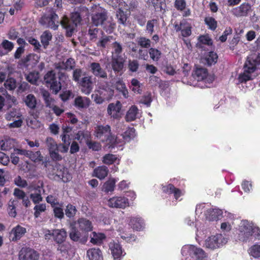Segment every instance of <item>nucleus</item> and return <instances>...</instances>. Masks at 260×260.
<instances>
[{
  "label": "nucleus",
  "instance_id": "nucleus-11",
  "mask_svg": "<svg viewBox=\"0 0 260 260\" xmlns=\"http://www.w3.org/2000/svg\"><path fill=\"white\" fill-rule=\"evenodd\" d=\"M39 253L30 247H23L19 253V260H38Z\"/></svg>",
  "mask_w": 260,
  "mask_h": 260
},
{
  "label": "nucleus",
  "instance_id": "nucleus-46",
  "mask_svg": "<svg viewBox=\"0 0 260 260\" xmlns=\"http://www.w3.org/2000/svg\"><path fill=\"white\" fill-rule=\"evenodd\" d=\"M77 212L76 207L71 204H68L65 209V214L67 217L73 218Z\"/></svg>",
  "mask_w": 260,
  "mask_h": 260
},
{
  "label": "nucleus",
  "instance_id": "nucleus-3",
  "mask_svg": "<svg viewBox=\"0 0 260 260\" xmlns=\"http://www.w3.org/2000/svg\"><path fill=\"white\" fill-rule=\"evenodd\" d=\"M257 64L253 58H247L243 67V73H241L238 76L239 82L241 83L252 80L251 74L257 69Z\"/></svg>",
  "mask_w": 260,
  "mask_h": 260
},
{
  "label": "nucleus",
  "instance_id": "nucleus-20",
  "mask_svg": "<svg viewBox=\"0 0 260 260\" xmlns=\"http://www.w3.org/2000/svg\"><path fill=\"white\" fill-rule=\"evenodd\" d=\"M26 232V229L20 225L13 228L9 234V239L11 241H17L20 240Z\"/></svg>",
  "mask_w": 260,
  "mask_h": 260
},
{
  "label": "nucleus",
  "instance_id": "nucleus-44",
  "mask_svg": "<svg viewBox=\"0 0 260 260\" xmlns=\"http://www.w3.org/2000/svg\"><path fill=\"white\" fill-rule=\"evenodd\" d=\"M109 4L114 8L128 10V6L123 0H109Z\"/></svg>",
  "mask_w": 260,
  "mask_h": 260
},
{
  "label": "nucleus",
  "instance_id": "nucleus-40",
  "mask_svg": "<svg viewBox=\"0 0 260 260\" xmlns=\"http://www.w3.org/2000/svg\"><path fill=\"white\" fill-rule=\"evenodd\" d=\"M210 220L214 221L219 219L222 214V211L219 209H209L207 211Z\"/></svg>",
  "mask_w": 260,
  "mask_h": 260
},
{
  "label": "nucleus",
  "instance_id": "nucleus-26",
  "mask_svg": "<svg viewBox=\"0 0 260 260\" xmlns=\"http://www.w3.org/2000/svg\"><path fill=\"white\" fill-rule=\"evenodd\" d=\"M53 234H54L53 240L57 244L63 243L67 236V232L63 229L53 230Z\"/></svg>",
  "mask_w": 260,
  "mask_h": 260
},
{
  "label": "nucleus",
  "instance_id": "nucleus-58",
  "mask_svg": "<svg viewBox=\"0 0 260 260\" xmlns=\"http://www.w3.org/2000/svg\"><path fill=\"white\" fill-rule=\"evenodd\" d=\"M115 23L110 21H107V20L105 22L104 24L102 26L104 30L108 34L113 32L114 29L115 28Z\"/></svg>",
  "mask_w": 260,
  "mask_h": 260
},
{
  "label": "nucleus",
  "instance_id": "nucleus-23",
  "mask_svg": "<svg viewBox=\"0 0 260 260\" xmlns=\"http://www.w3.org/2000/svg\"><path fill=\"white\" fill-rule=\"evenodd\" d=\"M98 91L106 101L111 100L114 94V90L109 86L108 82H106L105 85L100 86Z\"/></svg>",
  "mask_w": 260,
  "mask_h": 260
},
{
  "label": "nucleus",
  "instance_id": "nucleus-64",
  "mask_svg": "<svg viewBox=\"0 0 260 260\" xmlns=\"http://www.w3.org/2000/svg\"><path fill=\"white\" fill-rule=\"evenodd\" d=\"M4 85L6 88L9 90H14L16 86V80L13 78L7 79L4 83Z\"/></svg>",
  "mask_w": 260,
  "mask_h": 260
},
{
  "label": "nucleus",
  "instance_id": "nucleus-7",
  "mask_svg": "<svg viewBox=\"0 0 260 260\" xmlns=\"http://www.w3.org/2000/svg\"><path fill=\"white\" fill-rule=\"evenodd\" d=\"M95 133L96 137L102 139L103 141L112 143L114 141V139L111 135V127L109 125H98L95 128Z\"/></svg>",
  "mask_w": 260,
  "mask_h": 260
},
{
  "label": "nucleus",
  "instance_id": "nucleus-55",
  "mask_svg": "<svg viewBox=\"0 0 260 260\" xmlns=\"http://www.w3.org/2000/svg\"><path fill=\"white\" fill-rule=\"evenodd\" d=\"M86 72L83 73L82 69H76L74 70L73 73V80L78 83L81 80V76H83L84 77L86 76Z\"/></svg>",
  "mask_w": 260,
  "mask_h": 260
},
{
  "label": "nucleus",
  "instance_id": "nucleus-33",
  "mask_svg": "<svg viewBox=\"0 0 260 260\" xmlns=\"http://www.w3.org/2000/svg\"><path fill=\"white\" fill-rule=\"evenodd\" d=\"M129 224L134 230L141 231L144 227V221L140 217H134L131 218Z\"/></svg>",
  "mask_w": 260,
  "mask_h": 260
},
{
  "label": "nucleus",
  "instance_id": "nucleus-1",
  "mask_svg": "<svg viewBox=\"0 0 260 260\" xmlns=\"http://www.w3.org/2000/svg\"><path fill=\"white\" fill-rule=\"evenodd\" d=\"M66 78V74L62 72L58 73V80L54 71H48L44 76V80L47 87L52 90V93L57 94L61 89V84L60 80L61 78Z\"/></svg>",
  "mask_w": 260,
  "mask_h": 260
},
{
  "label": "nucleus",
  "instance_id": "nucleus-51",
  "mask_svg": "<svg viewBox=\"0 0 260 260\" xmlns=\"http://www.w3.org/2000/svg\"><path fill=\"white\" fill-rule=\"evenodd\" d=\"M39 78V73L38 72H30L26 77V80L30 83L36 85Z\"/></svg>",
  "mask_w": 260,
  "mask_h": 260
},
{
  "label": "nucleus",
  "instance_id": "nucleus-34",
  "mask_svg": "<svg viewBox=\"0 0 260 260\" xmlns=\"http://www.w3.org/2000/svg\"><path fill=\"white\" fill-rule=\"evenodd\" d=\"M108 172L109 170L107 167L99 166L94 170L93 176L101 180L104 179L108 175Z\"/></svg>",
  "mask_w": 260,
  "mask_h": 260
},
{
  "label": "nucleus",
  "instance_id": "nucleus-59",
  "mask_svg": "<svg viewBox=\"0 0 260 260\" xmlns=\"http://www.w3.org/2000/svg\"><path fill=\"white\" fill-rule=\"evenodd\" d=\"M249 254L255 258L260 257V245L254 244L249 248Z\"/></svg>",
  "mask_w": 260,
  "mask_h": 260
},
{
  "label": "nucleus",
  "instance_id": "nucleus-14",
  "mask_svg": "<svg viewBox=\"0 0 260 260\" xmlns=\"http://www.w3.org/2000/svg\"><path fill=\"white\" fill-rule=\"evenodd\" d=\"M80 87L81 91L86 95H89L93 88V83L91 76H85L81 78L77 83Z\"/></svg>",
  "mask_w": 260,
  "mask_h": 260
},
{
  "label": "nucleus",
  "instance_id": "nucleus-45",
  "mask_svg": "<svg viewBox=\"0 0 260 260\" xmlns=\"http://www.w3.org/2000/svg\"><path fill=\"white\" fill-rule=\"evenodd\" d=\"M205 24L208 26V28L214 31L217 27V22L212 17H206L204 19Z\"/></svg>",
  "mask_w": 260,
  "mask_h": 260
},
{
  "label": "nucleus",
  "instance_id": "nucleus-16",
  "mask_svg": "<svg viewBox=\"0 0 260 260\" xmlns=\"http://www.w3.org/2000/svg\"><path fill=\"white\" fill-rule=\"evenodd\" d=\"M125 62L122 56H111V65L115 73H119L122 71Z\"/></svg>",
  "mask_w": 260,
  "mask_h": 260
},
{
  "label": "nucleus",
  "instance_id": "nucleus-24",
  "mask_svg": "<svg viewBox=\"0 0 260 260\" xmlns=\"http://www.w3.org/2000/svg\"><path fill=\"white\" fill-rule=\"evenodd\" d=\"M90 104V100L88 98L78 96L75 99L74 105L80 110L87 108Z\"/></svg>",
  "mask_w": 260,
  "mask_h": 260
},
{
  "label": "nucleus",
  "instance_id": "nucleus-25",
  "mask_svg": "<svg viewBox=\"0 0 260 260\" xmlns=\"http://www.w3.org/2000/svg\"><path fill=\"white\" fill-rule=\"evenodd\" d=\"M78 228L80 231L86 234L92 231V226L91 221L84 218H79L77 220Z\"/></svg>",
  "mask_w": 260,
  "mask_h": 260
},
{
  "label": "nucleus",
  "instance_id": "nucleus-5",
  "mask_svg": "<svg viewBox=\"0 0 260 260\" xmlns=\"http://www.w3.org/2000/svg\"><path fill=\"white\" fill-rule=\"evenodd\" d=\"M182 254L189 256L195 260H206L207 254L201 248L192 245L184 246L181 250Z\"/></svg>",
  "mask_w": 260,
  "mask_h": 260
},
{
  "label": "nucleus",
  "instance_id": "nucleus-35",
  "mask_svg": "<svg viewBox=\"0 0 260 260\" xmlns=\"http://www.w3.org/2000/svg\"><path fill=\"white\" fill-rule=\"evenodd\" d=\"M116 89L120 92L125 99L128 97V90L126 87L125 84L122 79H119L115 84Z\"/></svg>",
  "mask_w": 260,
  "mask_h": 260
},
{
  "label": "nucleus",
  "instance_id": "nucleus-52",
  "mask_svg": "<svg viewBox=\"0 0 260 260\" xmlns=\"http://www.w3.org/2000/svg\"><path fill=\"white\" fill-rule=\"evenodd\" d=\"M115 179H111L106 181L103 185L104 191L107 193L113 191L115 187Z\"/></svg>",
  "mask_w": 260,
  "mask_h": 260
},
{
  "label": "nucleus",
  "instance_id": "nucleus-19",
  "mask_svg": "<svg viewBox=\"0 0 260 260\" xmlns=\"http://www.w3.org/2000/svg\"><path fill=\"white\" fill-rule=\"evenodd\" d=\"M122 105L119 101H117L115 104L110 103L108 106V113L114 119H119L121 117L120 111Z\"/></svg>",
  "mask_w": 260,
  "mask_h": 260
},
{
  "label": "nucleus",
  "instance_id": "nucleus-9",
  "mask_svg": "<svg viewBox=\"0 0 260 260\" xmlns=\"http://www.w3.org/2000/svg\"><path fill=\"white\" fill-rule=\"evenodd\" d=\"M46 144L52 159L54 161L61 160L62 157L58 153L59 151V144H57L54 139L51 137H47L46 138Z\"/></svg>",
  "mask_w": 260,
  "mask_h": 260
},
{
  "label": "nucleus",
  "instance_id": "nucleus-60",
  "mask_svg": "<svg viewBox=\"0 0 260 260\" xmlns=\"http://www.w3.org/2000/svg\"><path fill=\"white\" fill-rule=\"evenodd\" d=\"M150 58L155 61H158L160 58L161 53L158 49L154 48H150L149 51Z\"/></svg>",
  "mask_w": 260,
  "mask_h": 260
},
{
  "label": "nucleus",
  "instance_id": "nucleus-36",
  "mask_svg": "<svg viewBox=\"0 0 260 260\" xmlns=\"http://www.w3.org/2000/svg\"><path fill=\"white\" fill-rule=\"evenodd\" d=\"M24 102L26 106L30 109L34 110L37 107V101L36 98L31 93L28 94L26 96L24 99Z\"/></svg>",
  "mask_w": 260,
  "mask_h": 260
},
{
  "label": "nucleus",
  "instance_id": "nucleus-47",
  "mask_svg": "<svg viewBox=\"0 0 260 260\" xmlns=\"http://www.w3.org/2000/svg\"><path fill=\"white\" fill-rule=\"evenodd\" d=\"M14 147L13 139L0 141V148L3 150L9 151Z\"/></svg>",
  "mask_w": 260,
  "mask_h": 260
},
{
  "label": "nucleus",
  "instance_id": "nucleus-54",
  "mask_svg": "<svg viewBox=\"0 0 260 260\" xmlns=\"http://www.w3.org/2000/svg\"><path fill=\"white\" fill-rule=\"evenodd\" d=\"M34 216L35 218L40 217L41 213L46 210V204H37L34 207Z\"/></svg>",
  "mask_w": 260,
  "mask_h": 260
},
{
  "label": "nucleus",
  "instance_id": "nucleus-62",
  "mask_svg": "<svg viewBox=\"0 0 260 260\" xmlns=\"http://www.w3.org/2000/svg\"><path fill=\"white\" fill-rule=\"evenodd\" d=\"M151 41L149 39L144 37H141L139 38L138 44L142 48H149L151 46Z\"/></svg>",
  "mask_w": 260,
  "mask_h": 260
},
{
  "label": "nucleus",
  "instance_id": "nucleus-17",
  "mask_svg": "<svg viewBox=\"0 0 260 260\" xmlns=\"http://www.w3.org/2000/svg\"><path fill=\"white\" fill-rule=\"evenodd\" d=\"M251 9V5L247 3H242L240 6L233 8L232 11V14L237 17L246 16Z\"/></svg>",
  "mask_w": 260,
  "mask_h": 260
},
{
  "label": "nucleus",
  "instance_id": "nucleus-31",
  "mask_svg": "<svg viewBox=\"0 0 260 260\" xmlns=\"http://www.w3.org/2000/svg\"><path fill=\"white\" fill-rule=\"evenodd\" d=\"M87 256L89 260H103V255L99 248H92L87 251Z\"/></svg>",
  "mask_w": 260,
  "mask_h": 260
},
{
  "label": "nucleus",
  "instance_id": "nucleus-56",
  "mask_svg": "<svg viewBox=\"0 0 260 260\" xmlns=\"http://www.w3.org/2000/svg\"><path fill=\"white\" fill-rule=\"evenodd\" d=\"M70 237L72 240L77 242L80 240L81 233L76 227L73 226L70 232Z\"/></svg>",
  "mask_w": 260,
  "mask_h": 260
},
{
  "label": "nucleus",
  "instance_id": "nucleus-37",
  "mask_svg": "<svg viewBox=\"0 0 260 260\" xmlns=\"http://www.w3.org/2000/svg\"><path fill=\"white\" fill-rule=\"evenodd\" d=\"M52 39V35L51 32L49 30L44 31L40 36L41 42L42 44L43 47L46 49L49 45V42Z\"/></svg>",
  "mask_w": 260,
  "mask_h": 260
},
{
  "label": "nucleus",
  "instance_id": "nucleus-8",
  "mask_svg": "<svg viewBox=\"0 0 260 260\" xmlns=\"http://www.w3.org/2000/svg\"><path fill=\"white\" fill-rule=\"evenodd\" d=\"M252 224L248 221H243L239 226L238 238L241 241L246 242L251 240V230Z\"/></svg>",
  "mask_w": 260,
  "mask_h": 260
},
{
  "label": "nucleus",
  "instance_id": "nucleus-13",
  "mask_svg": "<svg viewBox=\"0 0 260 260\" xmlns=\"http://www.w3.org/2000/svg\"><path fill=\"white\" fill-rule=\"evenodd\" d=\"M107 19L108 16L106 11L105 9H102L92 14L91 23L92 26L96 27L103 26Z\"/></svg>",
  "mask_w": 260,
  "mask_h": 260
},
{
  "label": "nucleus",
  "instance_id": "nucleus-42",
  "mask_svg": "<svg viewBox=\"0 0 260 260\" xmlns=\"http://www.w3.org/2000/svg\"><path fill=\"white\" fill-rule=\"evenodd\" d=\"M124 9H118L116 12V17L118 22L119 24L125 25L128 16L126 12H124Z\"/></svg>",
  "mask_w": 260,
  "mask_h": 260
},
{
  "label": "nucleus",
  "instance_id": "nucleus-4",
  "mask_svg": "<svg viewBox=\"0 0 260 260\" xmlns=\"http://www.w3.org/2000/svg\"><path fill=\"white\" fill-rule=\"evenodd\" d=\"M82 20L81 15L79 12L73 13L71 15V20L64 17L60 21L62 26L66 29L67 35L71 37L76 26L79 24Z\"/></svg>",
  "mask_w": 260,
  "mask_h": 260
},
{
  "label": "nucleus",
  "instance_id": "nucleus-28",
  "mask_svg": "<svg viewBox=\"0 0 260 260\" xmlns=\"http://www.w3.org/2000/svg\"><path fill=\"white\" fill-rule=\"evenodd\" d=\"M90 139L91 135L87 131H79L74 136V140L78 141L80 143H82L84 142L86 143Z\"/></svg>",
  "mask_w": 260,
  "mask_h": 260
},
{
  "label": "nucleus",
  "instance_id": "nucleus-49",
  "mask_svg": "<svg viewBox=\"0 0 260 260\" xmlns=\"http://www.w3.org/2000/svg\"><path fill=\"white\" fill-rule=\"evenodd\" d=\"M54 216L55 218L61 219L64 217V212L62 208V203H61L59 205L52 207Z\"/></svg>",
  "mask_w": 260,
  "mask_h": 260
},
{
  "label": "nucleus",
  "instance_id": "nucleus-12",
  "mask_svg": "<svg viewBox=\"0 0 260 260\" xmlns=\"http://www.w3.org/2000/svg\"><path fill=\"white\" fill-rule=\"evenodd\" d=\"M108 205L110 207L125 209L129 206L128 199L123 196H115L108 200Z\"/></svg>",
  "mask_w": 260,
  "mask_h": 260
},
{
  "label": "nucleus",
  "instance_id": "nucleus-6",
  "mask_svg": "<svg viewBox=\"0 0 260 260\" xmlns=\"http://www.w3.org/2000/svg\"><path fill=\"white\" fill-rule=\"evenodd\" d=\"M228 242V239L221 234H217L209 237L205 241L207 248L214 249L225 245Z\"/></svg>",
  "mask_w": 260,
  "mask_h": 260
},
{
  "label": "nucleus",
  "instance_id": "nucleus-2",
  "mask_svg": "<svg viewBox=\"0 0 260 260\" xmlns=\"http://www.w3.org/2000/svg\"><path fill=\"white\" fill-rule=\"evenodd\" d=\"M257 64L253 58H247L243 67V73H241L238 76L239 82L241 83L252 80L251 74L257 69Z\"/></svg>",
  "mask_w": 260,
  "mask_h": 260
},
{
  "label": "nucleus",
  "instance_id": "nucleus-50",
  "mask_svg": "<svg viewBox=\"0 0 260 260\" xmlns=\"http://www.w3.org/2000/svg\"><path fill=\"white\" fill-rule=\"evenodd\" d=\"M117 159V157L116 155L111 153H108L105 154L103 157L102 161L104 164L110 165L113 164Z\"/></svg>",
  "mask_w": 260,
  "mask_h": 260
},
{
  "label": "nucleus",
  "instance_id": "nucleus-63",
  "mask_svg": "<svg viewBox=\"0 0 260 260\" xmlns=\"http://www.w3.org/2000/svg\"><path fill=\"white\" fill-rule=\"evenodd\" d=\"M251 231V240H250V241L259 240L260 228L252 224Z\"/></svg>",
  "mask_w": 260,
  "mask_h": 260
},
{
  "label": "nucleus",
  "instance_id": "nucleus-48",
  "mask_svg": "<svg viewBox=\"0 0 260 260\" xmlns=\"http://www.w3.org/2000/svg\"><path fill=\"white\" fill-rule=\"evenodd\" d=\"M199 42L201 44L198 45V47L202 48L203 47L201 44L206 45L207 46H212L213 44L212 40L210 38L208 35H201L199 37Z\"/></svg>",
  "mask_w": 260,
  "mask_h": 260
},
{
  "label": "nucleus",
  "instance_id": "nucleus-38",
  "mask_svg": "<svg viewBox=\"0 0 260 260\" xmlns=\"http://www.w3.org/2000/svg\"><path fill=\"white\" fill-rule=\"evenodd\" d=\"M57 180H61L63 182H68L71 179L70 175L64 169L57 170L55 176Z\"/></svg>",
  "mask_w": 260,
  "mask_h": 260
},
{
  "label": "nucleus",
  "instance_id": "nucleus-18",
  "mask_svg": "<svg viewBox=\"0 0 260 260\" xmlns=\"http://www.w3.org/2000/svg\"><path fill=\"white\" fill-rule=\"evenodd\" d=\"M89 68L91 72L95 77L104 79H107L108 75L106 71L102 68L99 62L91 63Z\"/></svg>",
  "mask_w": 260,
  "mask_h": 260
},
{
  "label": "nucleus",
  "instance_id": "nucleus-32",
  "mask_svg": "<svg viewBox=\"0 0 260 260\" xmlns=\"http://www.w3.org/2000/svg\"><path fill=\"white\" fill-rule=\"evenodd\" d=\"M217 54L213 51H210L203 59V62L205 64L210 67L215 64L217 61Z\"/></svg>",
  "mask_w": 260,
  "mask_h": 260
},
{
  "label": "nucleus",
  "instance_id": "nucleus-43",
  "mask_svg": "<svg viewBox=\"0 0 260 260\" xmlns=\"http://www.w3.org/2000/svg\"><path fill=\"white\" fill-rule=\"evenodd\" d=\"M147 4L149 6H152L157 11H161L163 9L162 5H166L165 0H147Z\"/></svg>",
  "mask_w": 260,
  "mask_h": 260
},
{
  "label": "nucleus",
  "instance_id": "nucleus-53",
  "mask_svg": "<svg viewBox=\"0 0 260 260\" xmlns=\"http://www.w3.org/2000/svg\"><path fill=\"white\" fill-rule=\"evenodd\" d=\"M112 48L113 49L112 55L121 56V54L122 52L123 48L120 43L117 41L113 42L112 44Z\"/></svg>",
  "mask_w": 260,
  "mask_h": 260
},
{
  "label": "nucleus",
  "instance_id": "nucleus-15",
  "mask_svg": "<svg viewBox=\"0 0 260 260\" xmlns=\"http://www.w3.org/2000/svg\"><path fill=\"white\" fill-rule=\"evenodd\" d=\"M15 153L24 155L29 158L31 161L35 162H39L43 160V156L40 151L33 152L25 149H16L15 150Z\"/></svg>",
  "mask_w": 260,
  "mask_h": 260
},
{
  "label": "nucleus",
  "instance_id": "nucleus-61",
  "mask_svg": "<svg viewBox=\"0 0 260 260\" xmlns=\"http://www.w3.org/2000/svg\"><path fill=\"white\" fill-rule=\"evenodd\" d=\"M135 129L134 127L128 128L122 135L123 139L126 141H129L135 137Z\"/></svg>",
  "mask_w": 260,
  "mask_h": 260
},
{
  "label": "nucleus",
  "instance_id": "nucleus-39",
  "mask_svg": "<svg viewBox=\"0 0 260 260\" xmlns=\"http://www.w3.org/2000/svg\"><path fill=\"white\" fill-rule=\"evenodd\" d=\"M92 234L90 242L93 244L101 245L103 243V240L106 239V236L103 233H96L93 232Z\"/></svg>",
  "mask_w": 260,
  "mask_h": 260
},
{
  "label": "nucleus",
  "instance_id": "nucleus-21",
  "mask_svg": "<svg viewBox=\"0 0 260 260\" xmlns=\"http://www.w3.org/2000/svg\"><path fill=\"white\" fill-rule=\"evenodd\" d=\"M161 190L165 193L168 194H173L174 198L176 200H178L183 194V193L181 189L176 188L174 185L171 183H169L166 185H162Z\"/></svg>",
  "mask_w": 260,
  "mask_h": 260
},
{
  "label": "nucleus",
  "instance_id": "nucleus-30",
  "mask_svg": "<svg viewBox=\"0 0 260 260\" xmlns=\"http://www.w3.org/2000/svg\"><path fill=\"white\" fill-rule=\"evenodd\" d=\"M60 137L63 143L59 144V151L64 153L69 150L71 139L69 135H61Z\"/></svg>",
  "mask_w": 260,
  "mask_h": 260
},
{
  "label": "nucleus",
  "instance_id": "nucleus-41",
  "mask_svg": "<svg viewBox=\"0 0 260 260\" xmlns=\"http://www.w3.org/2000/svg\"><path fill=\"white\" fill-rule=\"evenodd\" d=\"M138 108L136 106H132L126 113L125 120L127 121H132L136 119L138 114Z\"/></svg>",
  "mask_w": 260,
  "mask_h": 260
},
{
  "label": "nucleus",
  "instance_id": "nucleus-22",
  "mask_svg": "<svg viewBox=\"0 0 260 260\" xmlns=\"http://www.w3.org/2000/svg\"><path fill=\"white\" fill-rule=\"evenodd\" d=\"M109 248L114 259L115 260H120L123 252L120 244L115 242H110Z\"/></svg>",
  "mask_w": 260,
  "mask_h": 260
},
{
  "label": "nucleus",
  "instance_id": "nucleus-57",
  "mask_svg": "<svg viewBox=\"0 0 260 260\" xmlns=\"http://www.w3.org/2000/svg\"><path fill=\"white\" fill-rule=\"evenodd\" d=\"M152 101L151 94L150 92H147L143 95L140 99V103L146 105L147 107H150Z\"/></svg>",
  "mask_w": 260,
  "mask_h": 260
},
{
  "label": "nucleus",
  "instance_id": "nucleus-29",
  "mask_svg": "<svg viewBox=\"0 0 260 260\" xmlns=\"http://www.w3.org/2000/svg\"><path fill=\"white\" fill-rule=\"evenodd\" d=\"M193 76L198 81L205 80L208 76V72L204 68L198 67L194 71Z\"/></svg>",
  "mask_w": 260,
  "mask_h": 260
},
{
  "label": "nucleus",
  "instance_id": "nucleus-10",
  "mask_svg": "<svg viewBox=\"0 0 260 260\" xmlns=\"http://www.w3.org/2000/svg\"><path fill=\"white\" fill-rule=\"evenodd\" d=\"M58 16L55 12H52L48 15H43L40 21L41 24L53 30L57 29L59 26Z\"/></svg>",
  "mask_w": 260,
  "mask_h": 260
},
{
  "label": "nucleus",
  "instance_id": "nucleus-27",
  "mask_svg": "<svg viewBox=\"0 0 260 260\" xmlns=\"http://www.w3.org/2000/svg\"><path fill=\"white\" fill-rule=\"evenodd\" d=\"M14 47L13 43L7 40H4L0 44V56L7 54L13 49Z\"/></svg>",
  "mask_w": 260,
  "mask_h": 260
}]
</instances>
